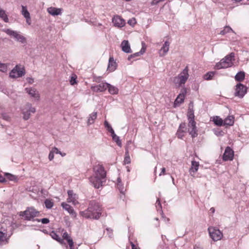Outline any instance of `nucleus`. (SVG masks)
<instances>
[{
	"instance_id": "9",
	"label": "nucleus",
	"mask_w": 249,
	"mask_h": 249,
	"mask_svg": "<svg viewBox=\"0 0 249 249\" xmlns=\"http://www.w3.org/2000/svg\"><path fill=\"white\" fill-rule=\"evenodd\" d=\"M36 112V108L32 107L30 103H27L22 109L23 119L27 120L29 119L31 113H34Z\"/></svg>"
},
{
	"instance_id": "41",
	"label": "nucleus",
	"mask_w": 249,
	"mask_h": 249,
	"mask_svg": "<svg viewBox=\"0 0 249 249\" xmlns=\"http://www.w3.org/2000/svg\"><path fill=\"white\" fill-rule=\"evenodd\" d=\"M144 51H145L144 50H143V51H142V49L140 52L136 53L130 55V56H128V60H130L131 59V58H134L137 56H140L141 54H142L144 52Z\"/></svg>"
},
{
	"instance_id": "50",
	"label": "nucleus",
	"mask_w": 249,
	"mask_h": 249,
	"mask_svg": "<svg viewBox=\"0 0 249 249\" xmlns=\"http://www.w3.org/2000/svg\"><path fill=\"white\" fill-rule=\"evenodd\" d=\"M2 118L6 121H9L10 119L9 116L6 113H3L2 114Z\"/></svg>"
},
{
	"instance_id": "6",
	"label": "nucleus",
	"mask_w": 249,
	"mask_h": 249,
	"mask_svg": "<svg viewBox=\"0 0 249 249\" xmlns=\"http://www.w3.org/2000/svg\"><path fill=\"white\" fill-rule=\"evenodd\" d=\"M209 235L214 241L220 240L223 237V233L215 227H210L208 228Z\"/></svg>"
},
{
	"instance_id": "57",
	"label": "nucleus",
	"mask_w": 249,
	"mask_h": 249,
	"mask_svg": "<svg viewBox=\"0 0 249 249\" xmlns=\"http://www.w3.org/2000/svg\"><path fill=\"white\" fill-rule=\"evenodd\" d=\"M26 19V22L29 24V25H30L31 24V17L30 16L29 17V18H25Z\"/></svg>"
},
{
	"instance_id": "47",
	"label": "nucleus",
	"mask_w": 249,
	"mask_h": 249,
	"mask_svg": "<svg viewBox=\"0 0 249 249\" xmlns=\"http://www.w3.org/2000/svg\"><path fill=\"white\" fill-rule=\"evenodd\" d=\"M105 126L107 128V130L108 132H109L110 133H112V131L114 130L111 125L108 124V123L107 121L105 122Z\"/></svg>"
},
{
	"instance_id": "53",
	"label": "nucleus",
	"mask_w": 249,
	"mask_h": 249,
	"mask_svg": "<svg viewBox=\"0 0 249 249\" xmlns=\"http://www.w3.org/2000/svg\"><path fill=\"white\" fill-rule=\"evenodd\" d=\"M165 0H153L152 2V5H156L160 1H164Z\"/></svg>"
},
{
	"instance_id": "2",
	"label": "nucleus",
	"mask_w": 249,
	"mask_h": 249,
	"mask_svg": "<svg viewBox=\"0 0 249 249\" xmlns=\"http://www.w3.org/2000/svg\"><path fill=\"white\" fill-rule=\"evenodd\" d=\"M94 175L89 178L90 182L95 188L102 186L103 179L106 177V171L102 165L97 164L93 167Z\"/></svg>"
},
{
	"instance_id": "36",
	"label": "nucleus",
	"mask_w": 249,
	"mask_h": 249,
	"mask_svg": "<svg viewBox=\"0 0 249 249\" xmlns=\"http://www.w3.org/2000/svg\"><path fill=\"white\" fill-rule=\"evenodd\" d=\"M51 236H52V237L56 240V241H57L58 242H60V243L62 244V242L63 241V239H61L59 236L56 233H55V232L54 231H52L51 233Z\"/></svg>"
},
{
	"instance_id": "10",
	"label": "nucleus",
	"mask_w": 249,
	"mask_h": 249,
	"mask_svg": "<svg viewBox=\"0 0 249 249\" xmlns=\"http://www.w3.org/2000/svg\"><path fill=\"white\" fill-rule=\"evenodd\" d=\"M188 131L189 134L192 136V138H195L197 136L196 123L195 120H191L188 121Z\"/></svg>"
},
{
	"instance_id": "35",
	"label": "nucleus",
	"mask_w": 249,
	"mask_h": 249,
	"mask_svg": "<svg viewBox=\"0 0 249 249\" xmlns=\"http://www.w3.org/2000/svg\"><path fill=\"white\" fill-rule=\"evenodd\" d=\"M131 162V159L128 150H126L125 153L124 163V164H129Z\"/></svg>"
},
{
	"instance_id": "62",
	"label": "nucleus",
	"mask_w": 249,
	"mask_h": 249,
	"mask_svg": "<svg viewBox=\"0 0 249 249\" xmlns=\"http://www.w3.org/2000/svg\"><path fill=\"white\" fill-rule=\"evenodd\" d=\"M125 0V1H130L131 0Z\"/></svg>"
},
{
	"instance_id": "61",
	"label": "nucleus",
	"mask_w": 249,
	"mask_h": 249,
	"mask_svg": "<svg viewBox=\"0 0 249 249\" xmlns=\"http://www.w3.org/2000/svg\"><path fill=\"white\" fill-rule=\"evenodd\" d=\"M59 154H60L62 157H64V156H65L66 155L65 153H62L61 152H60V153H59Z\"/></svg>"
},
{
	"instance_id": "51",
	"label": "nucleus",
	"mask_w": 249,
	"mask_h": 249,
	"mask_svg": "<svg viewBox=\"0 0 249 249\" xmlns=\"http://www.w3.org/2000/svg\"><path fill=\"white\" fill-rule=\"evenodd\" d=\"M54 158V153L53 152H52V151H50L49 155V159L50 160H52Z\"/></svg>"
},
{
	"instance_id": "13",
	"label": "nucleus",
	"mask_w": 249,
	"mask_h": 249,
	"mask_svg": "<svg viewBox=\"0 0 249 249\" xmlns=\"http://www.w3.org/2000/svg\"><path fill=\"white\" fill-rule=\"evenodd\" d=\"M68 197L67 201L68 203H72L73 205H76L79 203L78 199V195L74 194L72 190H69L68 191Z\"/></svg>"
},
{
	"instance_id": "14",
	"label": "nucleus",
	"mask_w": 249,
	"mask_h": 249,
	"mask_svg": "<svg viewBox=\"0 0 249 249\" xmlns=\"http://www.w3.org/2000/svg\"><path fill=\"white\" fill-rule=\"evenodd\" d=\"M112 20L114 25L118 28L123 27L125 25V20L118 15L114 16Z\"/></svg>"
},
{
	"instance_id": "52",
	"label": "nucleus",
	"mask_w": 249,
	"mask_h": 249,
	"mask_svg": "<svg viewBox=\"0 0 249 249\" xmlns=\"http://www.w3.org/2000/svg\"><path fill=\"white\" fill-rule=\"evenodd\" d=\"M52 152H53V153L56 154H59L60 153V151L56 147H53L52 148Z\"/></svg>"
},
{
	"instance_id": "63",
	"label": "nucleus",
	"mask_w": 249,
	"mask_h": 249,
	"mask_svg": "<svg viewBox=\"0 0 249 249\" xmlns=\"http://www.w3.org/2000/svg\"><path fill=\"white\" fill-rule=\"evenodd\" d=\"M172 180H174V178L173 177H172Z\"/></svg>"
},
{
	"instance_id": "34",
	"label": "nucleus",
	"mask_w": 249,
	"mask_h": 249,
	"mask_svg": "<svg viewBox=\"0 0 249 249\" xmlns=\"http://www.w3.org/2000/svg\"><path fill=\"white\" fill-rule=\"evenodd\" d=\"M97 118V113H92L88 119V123L89 124H91L94 123V120Z\"/></svg>"
},
{
	"instance_id": "21",
	"label": "nucleus",
	"mask_w": 249,
	"mask_h": 249,
	"mask_svg": "<svg viewBox=\"0 0 249 249\" xmlns=\"http://www.w3.org/2000/svg\"><path fill=\"white\" fill-rule=\"evenodd\" d=\"M186 129V124L182 123L180 124L179 128L177 132V136L179 139H182L184 136V133L185 132V129Z\"/></svg>"
},
{
	"instance_id": "26",
	"label": "nucleus",
	"mask_w": 249,
	"mask_h": 249,
	"mask_svg": "<svg viewBox=\"0 0 249 249\" xmlns=\"http://www.w3.org/2000/svg\"><path fill=\"white\" fill-rule=\"evenodd\" d=\"M122 50L126 53H130L131 52L130 45L127 40H124L121 43Z\"/></svg>"
},
{
	"instance_id": "44",
	"label": "nucleus",
	"mask_w": 249,
	"mask_h": 249,
	"mask_svg": "<svg viewBox=\"0 0 249 249\" xmlns=\"http://www.w3.org/2000/svg\"><path fill=\"white\" fill-rule=\"evenodd\" d=\"M6 176H7V178L10 180L16 181L17 180V177L14 175L7 173Z\"/></svg>"
},
{
	"instance_id": "24",
	"label": "nucleus",
	"mask_w": 249,
	"mask_h": 249,
	"mask_svg": "<svg viewBox=\"0 0 249 249\" xmlns=\"http://www.w3.org/2000/svg\"><path fill=\"white\" fill-rule=\"evenodd\" d=\"M25 90L31 96L37 100L39 99V94L36 89L33 88H26Z\"/></svg>"
},
{
	"instance_id": "23",
	"label": "nucleus",
	"mask_w": 249,
	"mask_h": 249,
	"mask_svg": "<svg viewBox=\"0 0 249 249\" xmlns=\"http://www.w3.org/2000/svg\"><path fill=\"white\" fill-rule=\"evenodd\" d=\"M234 123V117L232 115H229L223 120V125L227 127L232 126Z\"/></svg>"
},
{
	"instance_id": "27",
	"label": "nucleus",
	"mask_w": 249,
	"mask_h": 249,
	"mask_svg": "<svg viewBox=\"0 0 249 249\" xmlns=\"http://www.w3.org/2000/svg\"><path fill=\"white\" fill-rule=\"evenodd\" d=\"M8 240V238L7 237V234L0 231V244H7Z\"/></svg>"
},
{
	"instance_id": "33",
	"label": "nucleus",
	"mask_w": 249,
	"mask_h": 249,
	"mask_svg": "<svg viewBox=\"0 0 249 249\" xmlns=\"http://www.w3.org/2000/svg\"><path fill=\"white\" fill-rule=\"evenodd\" d=\"M0 18L5 22H8L9 19L6 12L2 9L0 10Z\"/></svg>"
},
{
	"instance_id": "54",
	"label": "nucleus",
	"mask_w": 249,
	"mask_h": 249,
	"mask_svg": "<svg viewBox=\"0 0 249 249\" xmlns=\"http://www.w3.org/2000/svg\"><path fill=\"white\" fill-rule=\"evenodd\" d=\"M26 80L27 82L30 84L33 83V82H34V79L30 77L27 78Z\"/></svg>"
},
{
	"instance_id": "18",
	"label": "nucleus",
	"mask_w": 249,
	"mask_h": 249,
	"mask_svg": "<svg viewBox=\"0 0 249 249\" xmlns=\"http://www.w3.org/2000/svg\"><path fill=\"white\" fill-rule=\"evenodd\" d=\"M117 66V64L114 60L113 56H110L109 58L107 71L109 72H113L116 69Z\"/></svg>"
},
{
	"instance_id": "56",
	"label": "nucleus",
	"mask_w": 249,
	"mask_h": 249,
	"mask_svg": "<svg viewBox=\"0 0 249 249\" xmlns=\"http://www.w3.org/2000/svg\"><path fill=\"white\" fill-rule=\"evenodd\" d=\"M165 171H166V169H165V168L164 167H163L162 169H161V172L160 173V176H161V175H164L165 174Z\"/></svg>"
},
{
	"instance_id": "29",
	"label": "nucleus",
	"mask_w": 249,
	"mask_h": 249,
	"mask_svg": "<svg viewBox=\"0 0 249 249\" xmlns=\"http://www.w3.org/2000/svg\"><path fill=\"white\" fill-rule=\"evenodd\" d=\"M213 121L217 126H221L223 125V120L219 116L213 117Z\"/></svg>"
},
{
	"instance_id": "25",
	"label": "nucleus",
	"mask_w": 249,
	"mask_h": 249,
	"mask_svg": "<svg viewBox=\"0 0 249 249\" xmlns=\"http://www.w3.org/2000/svg\"><path fill=\"white\" fill-rule=\"evenodd\" d=\"M63 239H66L69 245L70 249H74L73 242L69 234L65 231L63 234Z\"/></svg>"
},
{
	"instance_id": "42",
	"label": "nucleus",
	"mask_w": 249,
	"mask_h": 249,
	"mask_svg": "<svg viewBox=\"0 0 249 249\" xmlns=\"http://www.w3.org/2000/svg\"><path fill=\"white\" fill-rule=\"evenodd\" d=\"M70 84L71 85H74L75 84H76L77 83V76L75 74H73L71 77V79L70 80Z\"/></svg>"
},
{
	"instance_id": "58",
	"label": "nucleus",
	"mask_w": 249,
	"mask_h": 249,
	"mask_svg": "<svg viewBox=\"0 0 249 249\" xmlns=\"http://www.w3.org/2000/svg\"><path fill=\"white\" fill-rule=\"evenodd\" d=\"M5 181V178L1 176H0V182H4Z\"/></svg>"
},
{
	"instance_id": "40",
	"label": "nucleus",
	"mask_w": 249,
	"mask_h": 249,
	"mask_svg": "<svg viewBox=\"0 0 249 249\" xmlns=\"http://www.w3.org/2000/svg\"><path fill=\"white\" fill-rule=\"evenodd\" d=\"M22 14L25 18H29L30 14L26 7L22 6Z\"/></svg>"
},
{
	"instance_id": "8",
	"label": "nucleus",
	"mask_w": 249,
	"mask_h": 249,
	"mask_svg": "<svg viewBox=\"0 0 249 249\" xmlns=\"http://www.w3.org/2000/svg\"><path fill=\"white\" fill-rule=\"evenodd\" d=\"M5 32L7 35L14 37L18 41L23 44L26 43V38L22 35L18 34L17 32L13 31L11 29H6L5 30Z\"/></svg>"
},
{
	"instance_id": "38",
	"label": "nucleus",
	"mask_w": 249,
	"mask_h": 249,
	"mask_svg": "<svg viewBox=\"0 0 249 249\" xmlns=\"http://www.w3.org/2000/svg\"><path fill=\"white\" fill-rule=\"evenodd\" d=\"M214 72L210 71L204 75V79L206 80H211L214 75Z\"/></svg>"
},
{
	"instance_id": "22",
	"label": "nucleus",
	"mask_w": 249,
	"mask_h": 249,
	"mask_svg": "<svg viewBox=\"0 0 249 249\" xmlns=\"http://www.w3.org/2000/svg\"><path fill=\"white\" fill-rule=\"evenodd\" d=\"M62 11V8H57L54 7H50L47 9V12L53 16L61 15Z\"/></svg>"
},
{
	"instance_id": "7",
	"label": "nucleus",
	"mask_w": 249,
	"mask_h": 249,
	"mask_svg": "<svg viewBox=\"0 0 249 249\" xmlns=\"http://www.w3.org/2000/svg\"><path fill=\"white\" fill-rule=\"evenodd\" d=\"M24 68L20 65H17L10 72L9 76L11 78L20 77L25 74Z\"/></svg>"
},
{
	"instance_id": "39",
	"label": "nucleus",
	"mask_w": 249,
	"mask_h": 249,
	"mask_svg": "<svg viewBox=\"0 0 249 249\" xmlns=\"http://www.w3.org/2000/svg\"><path fill=\"white\" fill-rule=\"evenodd\" d=\"M231 32H232V29L229 26H225L224 29L221 31L220 34L222 35H225L227 33H230Z\"/></svg>"
},
{
	"instance_id": "55",
	"label": "nucleus",
	"mask_w": 249,
	"mask_h": 249,
	"mask_svg": "<svg viewBox=\"0 0 249 249\" xmlns=\"http://www.w3.org/2000/svg\"><path fill=\"white\" fill-rule=\"evenodd\" d=\"M130 245L132 247V249H140L139 247H137L132 242H130Z\"/></svg>"
},
{
	"instance_id": "15",
	"label": "nucleus",
	"mask_w": 249,
	"mask_h": 249,
	"mask_svg": "<svg viewBox=\"0 0 249 249\" xmlns=\"http://www.w3.org/2000/svg\"><path fill=\"white\" fill-rule=\"evenodd\" d=\"M187 93V89L185 88H183L179 94L178 96L174 102V105L175 106H178L184 102L185 95Z\"/></svg>"
},
{
	"instance_id": "37",
	"label": "nucleus",
	"mask_w": 249,
	"mask_h": 249,
	"mask_svg": "<svg viewBox=\"0 0 249 249\" xmlns=\"http://www.w3.org/2000/svg\"><path fill=\"white\" fill-rule=\"evenodd\" d=\"M45 206L48 209H51L53 206V202L52 200L46 199L44 202Z\"/></svg>"
},
{
	"instance_id": "12",
	"label": "nucleus",
	"mask_w": 249,
	"mask_h": 249,
	"mask_svg": "<svg viewBox=\"0 0 249 249\" xmlns=\"http://www.w3.org/2000/svg\"><path fill=\"white\" fill-rule=\"evenodd\" d=\"M247 92V88L243 84L239 83L237 84L235 88V96L242 98Z\"/></svg>"
},
{
	"instance_id": "60",
	"label": "nucleus",
	"mask_w": 249,
	"mask_h": 249,
	"mask_svg": "<svg viewBox=\"0 0 249 249\" xmlns=\"http://www.w3.org/2000/svg\"><path fill=\"white\" fill-rule=\"evenodd\" d=\"M214 211H215V210H214V208H211L210 209V211H211L212 213H213L214 212Z\"/></svg>"
},
{
	"instance_id": "48",
	"label": "nucleus",
	"mask_w": 249,
	"mask_h": 249,
	"mask_svg": "<svg viewBox=\"0 0 249 249\" xmlns=\"http://www.w3.org/2000/svg\"><path fill=\"white\" fill-rule=\"evenodd\" d=\"M161 221H163L165 223H167L169 222L170 219L169 218L166 217L162 213L161 214Z\"/></svg>"
},
{
	"instance_id": "49",
	"label": "nucleus",
	"mask_w": 249,
	"mask_h": 249,
	"mask_svg": "<svg viewBox=\"0 0 249 249\" xmlns=\"http://www.w3.org/2000/svg\"><path fill=\"white\" fill-rule=\"evenodd\" d=\"M127 23L130 25L133 26L136 24V22L135 19L133 18L130 19L128 21Z\"/></svg>"
},
{
	"instance_id": "17",
	"label": "nucleus",
	"mask_w": 249,
	"mask_h": 249,
	"mask_svg": "<svg viewBox=\"0 0 249 249\" xmlns=\"http://www.w3.org/2000/svg\"><path fill=\"white\" fill-rule=\"evenodd\" d=\"M108 87V83H102L99 85L92 86L91 89L94 92H103L105 91Z\"/></svg>"
},
{
	"instance_id": "43",
	"label": "nucleus",
	"mask_w": 249,
	"mask_h": 249,
	"mask_svg": "<svg viewBox=\"0 0 249 249\" xmlns=\"http://www.w3.org/2000/svg\"><path fill=\"white\" fill-rule=\"evenodd\" d=\"M195 116L194 114V112L193 110H189L188 112V121H191V120H195L194 119Z\"/></svg>"
},
{
	"instance_id": "20",
	"label": "nucleus",
	"mask_w": 249,
	"mask_h": 249,
	"mask_svg": "<svg viewBox=\"0 0 249 249\" xmlns=\"http://www.w3.org/2000/svg\"><path fill=\"white\" fill-rule=\"evenodd\" d=\"M170 42L166 41L162 47L159 50V53L160 56H163L166 54L169 49Z\"/></svg>"
},
{
	"instance_id": "31",
	"label": "nucleus",
	"mask_w": 249,
	"mask_h": 249,
	"mask_svg": "<svg viewBox=\"0 0 249 249\" xmlns=\"http://www.w3.org/2000/svg\"><path fill=\"white\" fill-rule=\"evenodd\" d=\"M108 87L107 89H108V92L111 94H116L118 92V89L117 88L112 86L109 84H108Z\"/></svg>"
},
{
	"instance_id": "1",
	"label": "nucleus",
	"mask_w": 249,
	"mask_h": 249,
	"mask_svg": "<svg viewBox=\"0 0 249 249\" xmlns=\"http://www.w3.org/2000/svg\"><path fill=\"white\" fill-rule=\"evenodd\" d=\"M102 205L96 200L89 201L88 208L79 212V215L86 219L98 220L102 215Z\"/></svg>"
},
{
	"instance_id": "32",
	"label": "nucleus",
	"mask_w": 249,
	"mask_h": 249,
	"mask_svg": "<svg viewBox=\"0 0 249 249\" xmlns=\"http://www.w3.org/2000/svg\"><path fill=\"white\" fill-rule=\"evenodd\" d=\"M117 188L120 191V193L123 195H124V192L125 191V189L124 188L122 182L121 181L120 178H118V183H117Z\"/></svg>"
},
{
	"instance_id": "30",
	"label": "nucleus",
	"mask_w": 249,
	"mask_h": 249,
	"mask_svg": "<svg viewBox=\"0 0 249 249\" xmlns=\"http://www.w3.org/2000/svg\"><path fill=\"white\" fill-rule=\"evenodd\" d=\"M112 131L111 135L112 138V140L116 142L118 146H121L122 143L119 137L115 134L114 130H112Z\"/></svg>"
},
{
	"instance_id": "11",
	"label": "nucleus",
	"mask_w": 249,
	"mask_h": 249,
	"mask_svg": "<svg viewBox=\"0 0 249 249\" xmlns=\"http://www.w3.org/2000/svg\"><path fill=\"white\" fill-rule=\"evenodd\" d=\"M234 158V151L229 146H227L223 154L222 159L224 161L232 160Z\"/></svg>"
},
{
	"instance_id": "3",
	"label": "nucleus",
	"mask_w": 249,
	"mask_h": 249,
	"mask_svg": "<svg viewBox=\"0 0 249 249\" xmlns=\"http://www.w3.org/2000/svg\"><path fill=\"white\" fill-rule=\"evenodd\" d=\"M234 60V53H231L222 59L219 63H217L215 66V69L219 70L231 67L233 65Z\"/></svg>"
},
{
	"instance_id": "19",
	"label": "nucleus",
	"mask_w": 249,
	"mask_h": 249,
	"mask_svg": "<svg viewBox=\"0 0 249 249\" xmlns=\"http://www.w3.org/2000/svg\"><path fill=\"white\" fill-rule=\"evenodd\" d=\"M61 205L62 208L67 211L72 217H76L77 214L71 206L66 202H62Z\"/></svg>"
},
{
	"instance_id": "4",
	"label": "nucleus",
	"mask_w": 249,
	"mask_h": 249,
	"mask_svg": "<svg viewBox=\"0 0 249 249\" xmlns=\"http://www.w3.org/2000/svg\"><path fill=\"white\" fill-rule=\"evenodd\" d=\"M189 77L188 69L186 67L178 76L174 77L173 82L178 88L184 85Z\"/></svg>"
},
{
	"instance_id": "28",
	"label": "nucleus",
	"mask_w": 249,
	"mask_h": 249,
	"mask_svg": "<svg viewBox=\"0 0 249 249\" xmlns=\"http://www.w3.org/2000/svg\"><path fill=\"white\" fill-rule=\"evenodd\" d=\"M245 77V73L244 71H241L238 72L235 76V79L238 82L243 81Z\"/></svg>"
},
{
	"instance_id": "46",
	"label": "nucleus",
	"mask_w": 249,
	"mask_h": 249,
	"mask_svg": "<svg viewBox=\"0 0 249 249\" xmlns=\"http://www.w3.org/2000/svg\"><path fill=\"white\" fill-rule=\"evenodd\" d=\"M0 71L5 72L7 71V66L6 64L0 63Z\"/></svg>"
},
{
	"instance_id": "59",
	"label": "nucleus",
	"mask_w": 249,
	"mask_h": 249,
	"mask_svg": "<svg viewBox=\"0 0 249 249\" xmlns=\"http://www.w3.org/2000/svg\"><path fill=\"white\" fill-rule=\"evenodd\" d=\"M194 249H202V248L201 247L196 245L194 246Z\"/></svg>"
},
{
	"instance_id": "5",
	"label": "nucleus",
	"mask_w": 249,
	"mask_h": 249,
	"mask_svg": "<svg viewBox=\"0 0 249 249\" xmlns=\"http://www.w3.org/2000/svg\"><path fill=\"white\" fill-rule=\"evenodd\" d=\"M19 215L24 217L26 220H33L36 217H38L40 215V212L36 210L34 207H28L23 212H20Z\"/></svg>"
},
{
	"instance_id": "16",
	"label": "nucleus",
	"mask_w": 249,
	"mask_h": 249,
	"mask_svg": "<svg viewBox=\"0 0 249 249\" xmlns=\"http://www.w3.org/2000/svg\"><path fill=\"white\" fill-rule=\"evenodd\" d=\"M199 166V163L198 162L195 160H192L191 162V167L189 169V172L190 175L193 178L196 177L195 175L196 172L198 171Z\"/></svg>"
},
{
	"instance_id": "45",
	"label": "nucleus",
	"mask_w": 249,
	"mask_h": 249,
	"mask_svg": "<svg viewBox=\"0 0 249 249\" xmlns=\"http://www.w3.org/2000/svg\"><path fill=\"white\" fill-rule=\"evenodd\" d=\"M34 221H37L38 222H41L42 223H43V224H48L50 222L49 219L48 218H42V219H35Z\"/></svg>"
}]
</instances>
